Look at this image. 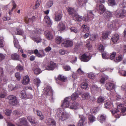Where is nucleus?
<instances>
[{"label": "nucleus", "instance_id": "obj_32", "mask_svg": "<svg viewBox=\"0 0 126 126\" xmlns=\"http://www.w3.org/2000/svg\"><path fill=\"white\" fill-rule=\"evenodd\" d=\"M53 1L52 0H49L46 3L45 6L46 8H49L53 5Z\"/></svg>", "mask_w": 126, "mask_h": 126}, {"label": "nucleus", "instance_id": "obj_31", "mask_svg": "<svg viewBox=\"0 0 126 126\" xmlns=\"http://www.w3.org/2000/svg\"><path fill=\"white\" fill-rule=\"evenodd\" d=\"M14 43L15 47L18 49L20 48L21 47L19 44V42L18 40L16 38H15V37L14 38Z\"/></svg>", "mask_w": 126, "mask_h": 126}, {"label": "nucleus", "instance_id": "obj_60", "mask_svg": "<svg viewBox=\"0 0 126 126\" xmlns=\"http://www.w3.org/2000/svg\"><path fill=\"white\" fill-rule=\"evenodd\" d=\"M116 55V52H113L110 56V59L111 60L115 58Z\"/></svg>", "mask_w": 126, "mask_h": 126}, {"label": "nucleus", "instance_id": "obj_48", "mask_svg": "<svg viewBox=\"0 0 126 126\" xmlns=\"http://www.w3.org/2000/svg\"><path fill=\"white\" fill-rule=\"evenodd\" d=\"M98 49L99 51L102 52L104 51V47L102 45L100 44L98 46Z\"/></svg>", "mask_w": 126, "mask_h": 126}, {"label": "nucleus", "instance_id": "obj_7", "mask_svg": "<svg viewBox=\"0 0 126 126\" xmlns=\"http://www.w3.org/2000/svg\"><path fill=\"white\" fill-rule=\"evenodd\" d=\"M70 100V98L69 97H66L64 99L63 102L61 104V106L62 107L69 108Z\"/></svg>", "mask_w": 126, "mask_h": 126}, {"label": "nucleus", "instance_id": "obj_57", "mask_svg": "<svg viewBox=\"0 0 126 126\" xmlns=\"http://www.w3.org/2000/svg\"><path fill=\"white\" fill-rule=\"evenodd\" d=\"M3 38L2 36H0V47H3L4 46L3 43Z\"/></svg>", "mask_w": 126, "mask_h": 126}, {"label": "nucleus", "instance_id": "obj_30", "mask_svg": "<svg viewBox=\"0 0 126 126\" xmlns=\"http://www.w3.org/2000/svg\"><path fill=\"white\" fill-rule=\"evenodd\" d=\"M28 120L32 124L35 123V121L34 117L30 116L27 117Z\"/></svg>", "mask_w": 126, "mask_h": 126}, {"label": "nucleus", "instance_id": "obj_8", "mask_svg": "<svg viewBox=\"0 0 126 126\" xmlns=\"http://www.w3.org/2000/svg\"><path fill=\"white\" fill-rule=\"evenodd\" d=\"M55 79L56 83L59 84H60L59 83V81L63 82H65L66 79V77L63 76L60 74L58 76L57 78L55 77Z\"/></svg>", "mask_w": 126, "mask_h": 126}, {"label": "nucleus", "instance_id": "obj_24", "mask_svg": "<svg viewBox=\"0 0 126 126\" xmlns=\"http://www.w3.org/2000/svg\"><path fill=\"white\" fill-rule=\"evenodd\" d=\"M46 38L48 40H51L53 38V36L51 32H46L45 33Z\"/></svg>", "mask_w": 126, "mask_h": 126}, {"label": "nucleus", "instance_id": "obj_43", "mask_svg": "<svg viewBox=\"0 0 126 126\" xmlns=\"http://www.w3.org/2000/svg\"><path fill=\"white\" fill-rule=\"evenodd\" d=\"M33 40L37 43H39L41 41V39L39 37L33 38Z\"/></svg>", "mask_w": 126, "mask_h": 126}, {"label": "nucleus", "instance_id": "obj_35", "mask_svg": "<svg viewBox=\"0 0 126 126\" xmlns=\"http://www.w3.org/2000/svg\"><path fill=\"white\" fill-rule=\"evenodd\" d=\"M79 95L78 94L76 93H74L72 94L71 96V98H70V100L74 101L76 100L78 97Z\"/></svg>", "mask_w": 126, "mask_h": 126}, {"label": "nucleus", "instance_id": "obj_11", "mask_svg": "<svg viewBox=\"0 0 126 126\" xmlns=\"http://www.w3.org/2000/svg\"><path fill=\"white\" fill-rule=\"evenodd\" d=\"M45 91L44 93L45 94L47 95L52 96L53 94V91L51 88L50 86H47L45 89Z\"/></svg>", "mask_w": 126, "mask_h": 126}, {"label": "nucleus", "instance_id": "obj_26", "mask_svg": "<svg viewBox=\"0 0 126 126\" xmlns=\"http://www.w3.org/2000/svg\"><path fill=\"white\" fill-rule=\"evenodd\" d=\"M32 70L33 71L34 74L37 75L39 74L42 72L40 69L39 68L38 66L35 67L33 68Z\"/></svg>", "mask_w": 126, "mask_h": 126}, {"label": "nucleus", "instance_id": "obj_23", "mask_svg": "<svg viewBox=\"0 0 126 126\" xmlns=\"http://www.w3.org/2000/svg\"><path fill=\"white\" fill-rule=\"evenodd\" d=\"M11 58L12 59L17 61H19L20 59L19 56L17 53L12 54Z\"/></svg>", "mask_w": 126, "mask_h": 126}, {"label": "nucleus", "instance_id": "obj_58", "mask_svg": "<svg viewBox=\"0 0 126 126\" xmlns=\"http://www.w3.org/2000/svg\"><path fill=\"white\" fill-rule=\"evenodd\" d=\"M13 114L16 116L18 117L20 116V114L19 112L17 110H15L13 111Z\"/></svg>", "mask_w": 126, "mask_h": 126}, {"label": "nucleus", "instance_id": "obj_45", "mask_svg": "<svg viewBox=\"0 0 126 126\" xmlns=\"http://www.w3.org/2000/svg\"><path fill=\"white\" fill-rule=\"evenodd\" d=\"M74 16V17H75L76 18V20L78 21H81L83 19L81 16H79L77 14H76V16Z\"/></svg>", "mask_w": 126, "mask_h": 126}, {"label": "nucleus", "instance_id": "obj_38", "mask_svg": "<svg viewBox=\"0 0 126 126\" xmlns=\"http://www.w3.org/2000/svg\"><path fill=\"white\" fill-rule=\"evenodd\" d=\"M123 58V56L122 55H119L116 57L115 61L117 62H119L122 60Z\"/></svg>", "mask_w": 126, "mask_h": 126}, {"label": "nucleus", "instance_id": "obj_22", "mask_svg": "<svg viewBox=\"0 0 126 126\" xmlns=\"http://www.w3.org/2000/svg\"><path fill=\"white\" fill-rule=\"evenodd\" d=\"M46 123L48 125H55L56 122L53 119L49 118L47 119Z\"/></svg>", "mask_w": 126, "mask_h": 126}, {"label": "nucleus", "instance_id": "obj_50", "mask_svg": "<svg viewBox=\"0 0 126 126\" xmlns=\"http://www.w3.org/2000/svg\"><path fill=\"white\" fill-rule=\"evenodd\" d=\"M96 34H93L91 35L90 36V40L92 41H94L96 39L97 36Z\"/></svg>", "mask_w": 126, "mask_h": 126}, {"label": "nucleus", "instance_id": "obj_17", "mask_svg": "<svg viewBox=\"0 0 126 126\" xmlns=\"http://www.w3.org/2000/svg\"><path fill=\"white\" fill-rule=\"evenodd\" d=\"M105 86L107 90H110L114 89L115 86L114 84L112 83L108 82L106 84Z\"/></svg>", "mask_w": 126, "mask_h": 126}, {"label": "nucleus", "instance_id": "obj_56", "mask_svg": "<svg viewBox=\"0 0 126 126\" xmlns=\"http://www.w3.org/2000/svg\"><path fill=\"white\" fill-rule=\"evenodd\" d=\"M122 112V113L123 115H126V107H123L121 110Z\"/></svg>", "mask_w": 126, "mask_h": 126}, {"label": "nucleus", "instance_id": "obj_14", "mask_svg": "<svg viewBox=\"0 0 126 126\" xmlns=\"http://www.w3.org/2000/svg\"><path fill=\"white\" fill-rule=\"evenodd\" d=\"M111 112L116 118H119L121 115L120 111L118 109H115L111 111Z\"/></svg>", "mask_w": 126, "mask_h": 126}, {"label": "nucleus", "instance_id": "obj_18", "mask_svg": "<svg viewBox=\"0 0 126 126\" xmlns=\"http://www.w3.org/2000/svg\"><path fill=\"white\" fill-rule=\"evenodd\" d=\"M42 54L39 53L38 50L37 49L34 50L33 53H34L37 57H38L42 58L45 56V53L43 50L41 51Z\"/></svg>", "mask_w": 126, "mask_h": 126}, {"label": "nucleus", "instance_id": "obj_25", "mask_svg": "<svg viewBox=\"0 0 126 126\" xmlns=\"http://www.w3.org/2000/svg\"><path fill=\"white\" fill-rule=\"evenodd\" d=\"M119 36L117 34H114L111 38L112 41L114 43L117 42L119 39Z\"/></svg>", "mask_w": 126, "mask_h": 126}, {"label": "nucleus", "instance_id": "obj_15", "mask_svg": "<svg viewBox=\"0 0 126 126\" xmlns=\"http://www.w3.org/2000/svg\"><path fill=\"white\" fill-rule=\"evenodd\" d=\"M57 28L59 31H62L65 29L66 28L65 25L63 22H60Z\"/></svg>", "mask_w": 126, "mask_h": 126}, {"label": "nucleus", "instance_id": "obj_10", "mask_svg": "<svg viewBox=\"0 0 126 126\" xmlns=\"http://www.w3.org/2000/svg\"><path fill=\"white\" fill-rule=\"evenodd\" d=\"M19 122L18 123V126H23L26 125H28V122H27L26 118H22L19 119Z\"/></svg>", "mask_w": 126, "mask_h": 126}, {"label": "nucleus", "instance_id": "obj_44", "mask_svg": "<svg viewBox=\"0 0 126 126\" xmlns=\"http://www.w3.org/2000/svg\"><path fill=\"white\" fill-rule=\"evenodd\" d=\"M108 3L110 5L112 6L115 5L116 2L115 0H109Z\"/></svg>", "mask_w": 126, "mask_h": 126}, {"label": "nucleus", "instance_id": "obj_19", "mask_svg": "<svg viewBox=\"0 0 126 126\" xmlns=\"http://www.w3.org/2000/svg\"><path fill=\"white\" fill-rule=\"evenodd\" d=\"M79 105L78 103H76L74 101L73 103H70L69 108L72 109H76Z\"/></svg>", "mask_w": 126, "mask_h": 126}, {"label": "nucleus", "instance_id": "obj_39", "mask_svg": "<svg viewBox=\"0 0 126 126\" xmlns=\"http://www.w3.org/2000/svg\"><path fill=\"white\" fill-rule=\"evenodd\" d=\"M88 119L90 123H92L95 120V117L91 115L89 116Z\"/></svg>", "mask_w": 126, "mask_h": 126}, {"label": "nucleus", "instance_id": "obj_42", "mask_svg": "<svg viewBox=\"0 0 126 126\" xmlns=\"http://www.w3.org/2000/svg\"><path fill=\"white\" fill-rule=\"evenodd\" d=\"M34 82L38 87L39 86L40 83L41 81L39 79L36 78L34 79Z\"/></svg>", "mask_w": 126, "mask_h": 126}, {"label": "nucleus", "instance_id": "obj_49", "mask_svg": "<svg viewBox=\"0 0 126 126\" xmlns=\"http://www.w3.org/2000/svg\"><path fill=\"white\" fill-rule=\"evenodd\" d=\"M16 31H17V33L16 34L18 35H22L23 33V32L22 30L19 29L18 28L16 29Z\"/></svg>", "mask_w": 126, "mask_h": 126}, {"label": "nucleus", "instance_id": "obj_12", "mask_svg": "<svg viewBox=\"0 0 126 126\" xmlns=\"http://www.w3.org/2000/svg\"><path fill=\"white\" fill-rule=\"evenodd\" d=\"M80 59L81 61L84 62H87L90 60L89 56L87 55L86 53H84L80 57Z\"/></svg>", "mask_w": 126, "mask_h": 126}, {"label": "nucleus", "instance_id": "obj_52", "mask_svg": "<svg viewBox=\"0 0 126 126\" xmlns=\"http://www.w3.org/2000/svg\"><path fill=\"white\" fill-rule=\"evenodd\" d=\"M83 28V31L84 32H88L89 31V28L86 25H82Z\"/></svg>", "mask_w": 126, "mask_h": 126}, {"label": "nucleus", "instance_id": "obj_46", "mask_svg": "<svg viewBox=\"0 0 126 126\" xmlns=\"http://www.w3.org/2000/svg\"><path fill=\"white\" fill-rule=\"evenodd\" d=\"M76 73L78 75H82L84 74V72L82 71L81 68H79L77 70Z\"/></svg>", "mask_w": 126, "mask_h": 126}, {"label": "nucleus", "instance_id": "obj_13", "mask_svg": "<svg viewBox=\"0 0 126 126\" xmlns=\"http://www.w3.org/2000/svg\"><path fill=\"white\" fill-rule=\"evenodd\" d=\"M43 22L44 23L47 25H50L52 24V22L49 17L47 15L44 17Z\"/></svg>", "mask_w": 126, "mask_h": 126}, {"label": "nucleus", "instance_id": "obj_40", "mask_svg": "<svg viewBox=\"0 0 126 126\" xmlns=\"http://www.w3.org/2000/svg\"><path fill=\"white\" fill-rule=\"evenodd\" d=\"M36 111L37 115L40 116V119L41 120H43L44 118V116L42 115V112L38 110H36Z\"/></svg>", "mask_w": 126, "mask_h": 126}, {"label": "nucleus", "instance_id": "obj_9", "mask_svg": "<svg viewBox=\"0 0 126 126\" xmlns=\"http://www.w3.org/2000/svg\"><path fill=\"white\" fill-rule=\"evenodd\" d=\"M94 14L93 13L92 11H89L87 12V15L86 16L84 15L83 19L85 22L87 21L89 19V17L92 18Z\"/></svg>", "mask_w": 126, "mask_h": 126}, {"label": "nucleus", "instance_id": "obj_63", "mask_svg": "<svg viewBox=\"0 0 126 126\" xmlns=\"http://www.w3.org/2000/svg\"><path fill=\"white\" fill-rule=\"evenodd\" d=\"M113 24L112 23L110 22L108 24L107 27L110 30L111 29L113 28Z\"/></svg>", "mask_w": 126, "mask_h": 126}, {"label": "nucleus", "instance_id": "obj_6", "mask_svg": "<svg viewBox=\"0 0 126 126\" xmlns=\"http://www.w3.org/2000/svg\"><path fill=\"white\" fill-rule=\"evenodd\" d=\"M57 66L56 63L52 61H50L46 67V69L48 70H53Z\"/></svg>", "mask_w": 126, "mask_h": 126}, {"label": "nucleus", "instance_id": "obj_3", "mask_svg": "<svg viewBox=\"0 0 126 126\" xmlns=\"http://www.w3.org/2000/svg\"><path fill=\"white\" fill-rule=\"evenodd\" d=\"M9 103L12 105H16L17 103V100L16 97L13 95H10L8 97Z\"/></svg>", "mask_w": 126, "mask_h": 126}, {"label": "nucleus", "instance_id": "obj_47", "mask_svg": "<svg viewBox=\"0 0 126 126\" xmlns=\"http://www.w3.org/2000/svg\"><path fill=\"white\" fill-rule=\"evenodd\" d=\"M105 99L103 97L100 96L97 99V102L99 103H102L104 101Z\"/></svg>", "mask_w": 126, "mask_h": 126}, {"label": "nucleus", "instance_id": "obj_27", "mask_svg": "<svg viewBox=\"0 0 126 126\" xmlns=\"http://www.w3.org/2000/svg\"><path fill=\"white\" fill-rule=\"evenodd\" d=\"M104 105L105 108L108 109H111L113 107V104L110 102H108L105 103Z\"/></svg>", "mask_w": 126, "mask_h": 126}, {"label": "nucleus", "instance_id": "obj_1", "mask_svg": "<svg viewBox=\"0 0 126 126\" xmlns=\"http://www.w3.org/2000/svg\"><path fill=\"white\" fill-rule=\"evenodd\" d=\"M61 109H58L57 110L56 116L59 118V120L62 121L66 120L68 118V115L65 112H62Z\"/></svg>", "mask_w": 126, "mask_h": 126}, {"label": "nucleus", "instance_id": "obj_28", "mask_svg": "<svg viewBox=\"0 0 126 126\" xmlns=\"http://www.w3.org/2000/svg\"><path fill=\"white\" fill-rule=\"evenodd\" d=\"M99 13L100 14H103L106 10L105 8L102 4L99 5Z\"/></svg>", "mask_w": 126, "mask_h": 126}, {"label": "nucleus", "instance_id": "obj_34", "mask_svg": "<svg viewBox=\"0 0 126 126\" xmlns=\"http://www.w3.org/2000/svg\"><path fill=\"white\" fill-rule=\"evenodd\" d=\"M19 95L22 99H24L26 97V92L24 90H22L20 92Z\"/></svg>", "mask_w": 126, "mask_h": 126}, {"label": "nucleus", "instance_id": "obj_61", "mask_svg": "<svg viewBox=\"0 0 126 126\" xmlns=\"http://www.w3.org/2000/svg\"><path fill=\"white\" fill-rule=\"evenodd\" d=\"M16 68L18 71H21L23 69V67L20 64H19L17 66Z\"/></svg>", "mask_w": 126, "mask_h": 126}, {"label": "nucleus", "instance_id": "obj_55", "mask_svg": "<svg viewBox=\"0 0 126 126\" xmlns=\"http://www.w3.org/2000/svg\"><path fill=\"white\" fill-rule=\"evenodd\" d=\"M12 111L11 110L8 109H6L5 110V114L7 116H10V115Z\"/></svg>", "mask_w": 126, "mask_h": 126}, {"label": "nucleus", "instance_id": "obj_64", "mask_svg": "<svg viewBox=\"0 0 126 126\" xmlns=\"http://www.w3.org/2000/svg\"><path fill=\"white\" fill-rule=\"evenodd\" d=\"M88 76L89 78L92 79H94L95 77L94 75L92 73H91L88 74Z\"/></svg>", "mask_w": 126, "mask_h": 126}, {"label": "nucleus", "instance_id": "obj_54", "mask_svg": "<svg viewBox=\"0 0 126 126\" xmlns=\"http://www.w3.org/2000/svg\"><path fill=\"white\" fill-rule=\"evenodd\" d=\"M81 88L82 89H86L87 87L88 84L86 83H82L81 85Z\"/></svg>", "mask_w": 126, "mask_h": 126}, {"label": "nucleus", "instance_id": "obj_4", "mask_svg": "<svg viewBox=\"0 0 126 126\" xmlns=\"http://www.w3.org/2000/svg\"><path fill=\"white\" fill-rule=\"evenodd\" d=\"M63 41V42H62V46L63 47H71L73 46V41L71 40L64 39Z\"/></svg>", "mask_w": 126, "mask_h": 126}, {"label": "nucleus", "instance_id": "obj_59", "mask_svg": "<svg viewBox=\"0 0 126 126\" xmlns=\"http://www.w3.org/2000/svg\"><path fill=\"white\" fill-rule=\"evenodd\" d=\"M15 77L18 80H19L21 79L20 75L19 72H17L15 74Z\"/></svg>", "mask_w": 126, "mask_h": 126}, {"label": "nucleus", "instance_id": "obj_41", "mask_svg": "<svg viewBox=\"0 0 126 126\" xmlns=\"http://www.w3.org/2000/svg\"><path fill=\"white\" fill-rule=\"evenodd\" d=\"M62 40V38L61 37H57L56 39V43L58 44H60L61 42H63V40Z\"/></svg>", "mask_w": 126, "mask_h": 126}, {"label": "nucleus", "instance_id": "obj_33", "mask_svg": "<svg viewBox=\"0 0 126 126\" xmlns=\"http://www.w3.org/2000/svg\"><path fill=\"white\" fill-rule=\"evenodd\" d=\"M98 119L100 122L102 123L105 120L106 117L105 116L102 114L98 117Z\"/></svg>", "mask_w": 126, "mask_h": 126}, {"label": "nucleus", "instance_id": "obj_36", "mask_svg": "<svg viewBox=\"0 0 126 126\" xmlns=\"http://www.w3.org/2000/svg\"><path fill=\"white\" fill-rule=\"evenodd\" d=\"M112 15L111 13L109 11L106 12L104 15V16L107 18H110L112 16Z\"/></svg>", "mask_w": 126, "mask_h": 126}, {"label": "nucleus", "instance_id": "obj_51", "mask_svg": "<svg viewBox=\"0 0 126 126\" xmlns=\"http://www.w3.org/2000/svg\"><path fill=\"white\" fill-rule=\"evenodd\" d=\"M119 72L121 75L123 76H126V71L122 70H119Z\"/></svg>", "mask_w": 126, "mask_h": 126}, {"label": "nucleus", "instance_id": "obj_5", "mask_svg": "<svg viewBox=\"0 0 126 126\" xmlns=\"http://www.w3.org/2000/svg\"><path fill=\"white\" fill-rule=\"evenodd\" d=\"M66 9L68 14L73 17H74V16H76L77 13L74 8L71 7H68L66 8Z\"/></svg>", "mask_w": 126, "mask_h": 126}, {"label": "nucleus", "instance_id": "obj_16", "mask_svg": "<svg viewBox=\"0 0 126 126\" xmlns=\"http://www.w3.org/2000/svg\"><path fill=\"white\" fill-rule=\"evenodd\" d=\"M79 117L80 119L78 123L77 126H82L85 120V118L82 115H80Z\"/></svg>", "mask_w": 126, "mask_h": 126}, {"label": "nucleus", "instance_id": "obj_29", "mask_svg": "<svg viewBox=\"0 0 126 126\" xmlns=\"http://www.w3.org/2000/svg\"><path fill=\"white\" fill-rule=\"evenodd\" d=\"M62 17V15L60 13L58 14H55V20L58 21L61 20Z\"/></svg>", "mask_w": 126, "mask_h": 126}, {"label": "nucleus", "instance_id": "obj_21", "mask_svg": "<svg viewBox=\"0 0 126 126\" xmlns=\"http://www.w3.org/2000/svg\"><path fill=\"white\" fill-rule=\"evenodd\" d=\"M111 32L110 31L103 32L102 36V40H103L107 38L108 35L110 34Z\"/></svg>", "mask_w": 126, "mask_h": 126}, {"label": "nucleus", "instance_id": "obj_20", "mask_svg": "<svg viewBox=\"0 0 126 126\" xmlns=\"http://www.w3.org/2000/svg\"><path fill=\"white\" fill-rule=\"evenodd\" d=\"M29 81L30 79L29 76L28 75H26L23 77L22 83L23 84L26 85L27 84Z\"/></svg>", "mask_w": 126, "mask_h": 126}, {"label": "nucleus", "instance_id": "obj_2", "mask_svg": "<svg viewBox=\"0 0 126 126\" xmlns=\"http://www.w3.org/2000/svg\"><path fill=\"white\" fill-rule=\"evenodd\" d=\"M115 15L118 18H122L126 16V10L123 9H117L115 12Z\"/></svg>", "mask_w": 126, "mask_h": 126}, {"label": "nucleus", "instance_id": "obj_53", "mask_svg": "<svg viewBox=\"0 0 126 126\" xmlns=\"http://www.w3.org/2000/svg\"><path fill=\"white\" fill-rule=\"evenodd\" d=\"M41 0H37L35 5V8L34 9H36L40 5Z\"/></svg>", "mask_w": 126, "mask_h": 126}, {"label": "nucleus", "instance_id": "obj_37", "mask_svg": "<svg viewBox=\"0 0 126 126\" xmlns=\"http://www.w3.org/2000/svg\"><path fill=\"white\" fill-rule=\"evenodd\" d=\"M82 97L83 99H88L90 98V95L89 93H86L82 94Z\"/></svg>", "mask_w": 126, "mask_h": 126}, {"label": "nucleus", "instance_id": "obj_62", "mask_svg": "<svg viewBox=\"0 0 126 126\" xmlns=\"http://www.w3.org/2000/svg\"><path fill=\"white\" fill-rule=\"evenodd\" d=\"M101 52L102 57L104 59H106L107 55V53L104 51Z\"/></svg>", "mask_w": 126, "mask_h": 126}]
</instances>
